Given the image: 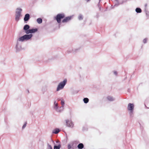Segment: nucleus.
<instances>
[{"instance_id": "f257e3e1", "label": "nucleus", "mask_w": 149, "mask_h": 149, "mask_svg": "<svg viewBox=\"0 0 149 149\" xmlns=\"http://www.w3.org/2000/svg\"><path fill=\"white\" fill-rule=\"evenodd\" d=\"M72 18V16L65 17V15L64 13H59L57 15L55 19L56 20L58 23H60L61 19H63L62 21V23H67L70 21Z\"/></svg>"}, {"instance_id": "f03ea898", "label": "nucleus", "mask_w": 149, "mask_h": 149, "mask_svg": "<svg viewBox=\"0 0 149 149\" xmlns=\"http://www.w3.org/2000/svg\"><path fill=\"white\" fill-rule=\"evenodd\" d=\"M61 106H60L58 104V103H54L53 108L57 112H61L63 110L65 103H61Z\"/></svg>"}, {"instance_id": "7ed1b4c3", "label": "nucleus", "mask_w": 149, "mask_h": 149, "mask_svg": "<svg viewBox=\"0 0 149 149\" xmlns=\"http://www.w3.org/2000/svg\"><path fill=\"white\" fill-rule=\"evenodd\" d=\"M134 105L133 103H129L127 106V109L129 111V113L131 117L133 116V111Z\"/></svg>"}, {"instance_id": "20e7f679", "label": "nucleus", "mask_w": 149, "mask_h": 149, "mask_svg": "<svg viewBox=\"0 0 149 149\" xmlns=\"http://www.w3.org/2000/svg\"><path fill=\"white\" fill-rule=\"evenodd\" d=\"M32 36V34L25 35L19 37L18 39V41L22 42L25 40H27L30 39Z\"/></svg>"}, {"instance_id": "39448f33", "label": "nucleus", "mask_w": 149, "mask_h": 149, "mask_svg": "<svg viewBox=\"0 0 149 149\" xmlns=\"http://www.w3.org/2000/svg\"><path fill=\"white\" fill-rule=\"evenodd\" d=\"M67 80L66 79L64 80L63 81L60 83L58 84L57 88V91H58L61 89H62L67 83Z\"/></svg>"}, {"instance_id": "423d86ee", "label": "nucleus", "mask_w": 149, "mask_h": 149, "mask_svg": "<svg viewBox=\"0 0 149 149\" xmlns=\"http://www.w3.org/2000/svg\"><path fill=\"white\" fill-rule=\"evenodd\" d=\"M22 10L20 8H18L16 12L15 19L16 20L18 21L19 18L21 15V13Z\"/></svg>"}, {"instance_id": "0eeeda50", "label": "nucleus", "mask_w": 149, "mask_h": 149, "mask_svg": "<svg viewBox=\"0 0 149 149\" xmlns=\"http://www.w3.org/2000/svg\"><path fill=\"white\" fill-rule=\"evenodd\" d=\"M65 121L66 122V125L67 126L71 128H73L74 125L72 123V122L71 120H65Z\"/></svg>"}, {"instance_id": "6e6552de", "label": "nucleus", "mask_w": 149, "mask_h": 149, "mask_svg": "<svg viewBox=\"0 0 149 149\" xmlns=\"http://www.w3.org/2000/svg\"><path fill=\"white\" fill-rule=\"evenodd\" d=\"M74 143L73 142L69 143L67 146L68 149H75L76 147L74 146Z\"/></svg>"}, {"instance_id": "1a4fd4ad", "label": "nucleus", "mask_w": 149, "mask_h": 149, "mask_svg": "<svg viewBox=\"0 0 149 149\" xmlns=\"http://www.w3.org/2000/svg\"><path fill=\"white\" fill-rule=\"evenodd\" d=\"M30 18V15L28 14H26L24 18V20L25 21H27L29 20Z\"/></svg>"}, {"instance_id": "9d476101", "label": "nucleus", "mask_w": 149, "mask_h": 149, "mask_svg": "<svg viewBox=\"0 0 149 149\" xmlns=\"http://www.w3.org/2000/svg\"><path fill=\"white\" fill-rule=\"evenodd\" d=\"M60 131V130L58 128H56L54 130L52 131V133L55 134L58 133Z\"/></svg>"}, {"instance_id": "9b49d317", "label": "nucleus", "mask_w": 149, "mask_h": 149, "mask_svg": "<svg viewBox=\"0 0 149 149\" xmlns=\"http://www.w3.org/2000/svg\"><path fill=\"white\" fill-rule=\"evenodd\" d=\"M78 148L79 149H82L84 148V144L82 143H79L77 146Z\"/></svg>"}, {"instance_id": "f8f14e48", "label": "nucleus", "mask_w": 149, "mask_h": 149, "mask_svg": "<svg viewBox=\"0 0 149 149\" xmlns=\"http://www.w3.org/2000/svg\"><path fill=\"white\" fill-rule=\"evenodd\" d=\"M61 147V144H58V145H55L54 146V149H60Z\"/></svg>"}, {"instance_id": "ddd939ff", "label": "nucleus", "mask_w": 149, "mask_h": 149, "mask_svg": "<svg viewBox=\"0 0 149 149\" xmlns=\"http://www.w3.org/2000/svg\"><path fill=\"white\" fill-rule=\"evenodd\" d=\"M29 28V26L28 25H25L24 27V29L26 31Z\"/></svg>"}, {"instance_id": "4468645a", "label": "nucleus", "mask_w": 149, "mask_h": 149, "mask_svg": "<svg viewBox=\"0 0 149 149\" xmlns=\"http://www.w3.org/2000/svg\"><path fill=\"white\" fill-rule=\"evenodd\" d=\"M136 11L137 13H141L142 12L141 9L139 8H136Z\"/></svg>"}, {"instance_id": "2eb2a0df", "label": "nucleus", "mask_w": 149, "mask_h": 149, "mask_svg": "<svg viewBox=\"0 0 149 149\" xmlns=\"http://www.w3.org/2000/svg\"><path fill=\"white\" fill-rule=\"evenodd\" d=\"M37 21L39 24H40L42 22V20L41 18H38L37 20Z\"/></svg>"}, {"instance_id": "dca6fc26", "label": "nucleus", "mask_w": 149, "mask_h": 149, "mask_svg": "<svg viewBox=\"0 0 149 149\" xmlns=\"http://www.w3.org/2000/svg\"><path fill=\"white\" fill-rule=\"evenodd\" d=\"M30 31L31 33H34L37 31V29H30Z\"/></svg>"}, {"instance_id": "f3484780", "label": "nucleus", "mask_w": 149, "mask_h": 149, "mask_svg": "<svg viewBox=\"0 0 149 149\" xmlns=\"http://www.w3.org/2000/svg\"><path fill=\"white\" fill-rule=\"evenodd\" d=\"M107 99L110 101H113L114 100L113 97L109 96L107 97Z\"/></svg>"}, {"instance_id": "a211bd4d", "label": "nucleus", "mask_w": 149, "mask_h": 149, "mask_svg": "<svg viewBox=\"0 0 149 149\" xmlns=\"http://www.w3.org/2000/svg\"><path fill=\"white\" fill-rule=\"evenodd\" d=\"M84 102H88L89 101V99L87 98H85L83 100Z\"/></svg>"}, {"instance_id": "6ab92c4d", "label": "nucleus", "mask_w": 149, "mask_h": 149, "mask_svg": "<svg viewBox=\"0 0 149 149\" xmlns=\"http://www.w3.org/2000/svg\"><path fill=\"white\" fill-rule=\"evenodd\" d=\"M25 33L26 34H29L30 33H31V32L30 29H28L25 31Z\"/></svg>"}, {"instance_id": "aec40b11", "label": "nucleus", "mask_w": 149, "mask_h": 149, "mask_svg": "<svg viewBox=\"0 0 149 149\" xmlns=\"http://www.w3.org/2000/svg\"><path fill=\"white\" fill-rule=\"evenodd\" d=\"M47 146L48 149H53L52 146L49 143L47 144Z\"/></svg>"}, {"instance_id": "412c9836", "label": "nucleus", "mask_w": 149, "mask_h": 149, "mask_svg": "<svg viewBox=\"0 0 149 149\" xmlns=\"http://www.w3.org/2000/svg\"><path fill=\"white\" fill-rule=\"evenodd\" d=\"M83 17L82 15H79V16L78 17V19H79L80 20H81V19H83Z\"/></svg>"}, {"instance_id": "4be33fe9", "label": "nucleus", "mask_w": 149, "mask_h": 149, "mask_svg": "<svg viewBox=\"0 0 149 149\" xmlns=\"http://www.w3.org/2000/svg\"><path fill=\"white\" fill-rule=\"evenodd\" d=\"M26 124H27L26 122L24 124V125H23V126L22 127V128L23 129L25 128V127L26 126Z\"/></svg>"}, {"instance_id": "5701e85b", "label": "nucleus", "mask_w": 149, "mask_h": 149, "mask_svg": "<svg viewBox=\"0 0 149 149\" xmlns=\"http://www.w3.org/2000/svg\"><path fill=\"white\" fill-rule=\"evenodd\" d=\"M146 42H147V39L146 38L144 39L143 40V43H145Z\"/></svg>"}, {"instance_id": "b1692460", "label": "nucleus", "mask_w": 149, "mask_h": 149, "mask_svg": "<svg viewBox=\"0 0 149 149\" xmlns=\"http://www.w3.org/2000/svg\"><path fill=\"white\" fill-rule=\"evenodd\" d=\"M56 142L57 143H58V144H61V142H60L58 140H56Z\"/></svg>"}, {"instance_id": "393cba45", "label": "nucleus", "mask_w": 149, "mask_h": 149, "mask_svg": "<svg viewBox=\"0 0 149 149\" xmlns=\"http://www.w3.org/2000/svg\"><path fill=\"white\" fill-rule=\"evenodd\" d=\"M146 103L147 104H145V106L147 108L149 109V107H147V106H146V105H148V103Z\"/></svg>"}, {"instance_id": "a878e982", "label": "nucleus", "mask_w": 149, "mask_h": 149, "mask_svg": "<svg viewBox=\"0 0 149 149\" xmlns=\"http://www.w3.org/2000/svg\"><path fill=\"white\" fill-rule=\"evenodd\" d=\"M61 102H62V103L64 102V101L63 100H61Z\"/></svg>"}, {"instance_id": "bb28decb", "label": "nucleus", "mask_w": 149, "mask_h": 149, "mask_svg": "<svg viewBox=\"0 0 149 149\" xmlns=\"http://www.w3.org/2000/svg\"><path fill=\"white\" fill-rule=\"evenodd\" d=\"M114 73L115 74H117V72H114Z\"/></svg>"}, {"instance_id": "cd10ccee", "label": "nucleus", "mask_w": 149, "mask_h": 149, "mask_svg": "<svg viewBox=\"0 0 149 149\" xmlns=\"http://www.w3.org/2000/svg\"><path fill=\"white\" fill-rule=\"evenodd\" d=\"M83 130H86V129H84V127H83Z\"/></svg>"}, {"instance_id": "c85d7f7f", "label": "nucleus", "mask_w": 149, "mask_h": 149, "mask_svg": "<svg viewBox=\"0 0 149 149\" xmlns=\"http://www.w3.org/2000/svg\"><path fill=\"white\" fill-rule=\"evenodd\" d=\"M87 2L89 1H90V0H86Z\"/></svg>"}, {"instance_id": "c756f323", "label": "nucleus", "mask_w": 149, "mask_h": 149, "mask_svg": "<svg viewBox=\"0 0 149 149\" xmlns=\"http://www.w3.org/2000/svg\"><path fill=\"white\" fill-rule=\"evenodd\" d=\"M116 1H117L118 0H116Z\"/></svg>"}]
</instances>
